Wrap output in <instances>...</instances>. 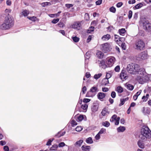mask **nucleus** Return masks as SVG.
<instances>
[{"label": "nucleus", "instance_id": "obj_1", "mask_svg": "<svg viewBox=\"0 0 151 151\" xmlns=\"http://www.w3.org/2000/svg\"><path fill=\"white\" fill-rule=\"evenodd\" d=\"M137 73L138 75L136 80L141 84H143L150 79L144 68H140L139 67Z\"/></svg>", "mask_w": 151, "mask_h": 151}, {"label": "nucleus", "instance_id": "obj_2", "mask_svg": "<svg viewBox=\"0 0 151 151\" xmlns=\"http://www.w3.org/2000/svg\"><path fill=\"white\" fill-rule=\"evenodd\" d=\"M139 137L142 140H145L151 138V131L147 126L144 127L141 130Z\"/></svg>", "mask_w": 151, "mask_h": 151}, {"label": "nucleus", "instance_id": "obj_3", "mask_svg": "<svg viewBox=\"0 0 151 151\" xmlns=\"http://www.w3.org/2000/svg\"><path fill=\"white\" fill-rule=\"evenodd\" d=\"M14 19L11 17H6L4 23L0 26L1 29H8L14 25Z\"/></svg>", "mask_w": 151, "mask_h": 151}, {"label": "nucleus", "instance_id": "obj_4", "mask_svg": "<svg viewBox=\"0 0 151 151\" xmlns=\"http://www.w3.org/2000/svg\"><path fill=\"white\" fill-rule=\"evenodd\" d=\"M139 68V66L134 63H132L128 65L127 70L128 73L130 74H136Z\"/></svg>", "mask_w": 151, "mask_h": 151}, {"label": "nucleus", "instance_id": "obj_5", "mask_svg": "<svg viewBox=\"0 0 151 151\" xmlns=\"http://www.w3.org/2000/svg\"><path fill=\"white\" fill-rule=\"evenodd\" d=\"M116 61L115 58L114 57L107 58L106 60V64L107 67H111L114 64Z\"/></svg>", "mask_w": 151, "mask_h": 151}, {"label": "nucleus", "instance_id": "obj_6", "mask_svg": "<svg viewBox=\"0 0 151 151\" xmlns=\"http://www.w3.org/2000/svg\"><path fill=\"white\" fill-rule=\"evenodd\" d=\"M145 44L143 41L141 40H138L135 43L134 48L137 50H143L145 47Z\"/></svg>", "mask_w": 151, "mask_h": 151}, {"label": "nucleus", "instance_id": "obj_7", "mask_svg": "<svg viewBox=\"0 0 151 151\" xmlns=\"http://www.w3.org/2000/svg\"><path fill=\"white\" fill-rule=\"evenodd\" d=\"M142 24L143 28L145 31L148 32L151 31V23L148 20L144 21Z\"/></svg>", "mask_w": 151, "mask_h": 151}, {"label": "nucleus", "instance_id": "obj_8", "mask_svg": "<svg viewBox=\"0 0 151 151\" xmlns=\"http://www.w3.org/2000/svg\"><path fill=\"white\" fill-rule=\"evenodd\" d=\"M101 50L105 53H107L110 51L111 48L109 44L108 43H106L102 45Z\"/></svg>", "mask_w": 151, "mask_h": 151}, {"label": "nucleus", "instance_id": "obj_9", "mask_svg": "<svg viewBox=\"0 0 151 151\" xmlns=\"http://www.w3.org/2000/svg\"><path fill=\"white\" fill-rule=\"evenodd\" d=\"M82 21H76L72 25V27L78 30L80 29L81 28V22Z\"/></svg>", "mask_w": 151, "mask_h": 151}, {"label": "nucleus", "instance_id": "obj_10", "mask_svg": "<svg viewBox=\"0 0 151 151\" xmlns=\"http://www.w3.org/2000/svg\"><path fill=\"white\" fill-rule=\"evenodd\" d=\"M147 52L144 51L138 55V58H139V60H145L147 58Z\"/></svg>", "mask_w": 151, "mask_h": 151}, {"label": "nucleus", "instance_id": "obj_11", "mask_svg": "<svg viewBox=\"0 0 151 151\" xmlns=\"http://www.w3.org/2000/svg\"><path fill=\"white\" fill-rule=\"evenodd\" d=\"M67 147V149H68V151H79L78 148L74 145H71L70 146L66 145Z\"/></svg>", "mask_w": 151, "mask_h": 151}, {"label": "nucleus", "instance_id": "obj_12", "mask_svg": "<svg viewBox=\"0 0 151 151\" xmlns=\"http://www.w3.org/2000/svg\"><path fill=\"white\" fill-rule=\"evenodd\" d=\"M121 79L122 80L124 81L127 79L128 78V76L126 71L124 70H122L120 76Z\"/></svg>", "mask_w": 151, "mask_h": 151}, {"label": "nucleus", "instance_id": "obj_13", "mask_svg": "<svg viewBox=\"0 0 151 151\" xmlns=\"http://www.w3.org/2000/svg\"><path fill=\"white\" fill-rule=\"evenodd\" d=\"M99 107V104L97 103H94L91 106V110L93 112L97 111Z\"/></svg>", "mask_w": 151, "mask_h": 151}, {"label": "nucleus", "instance_id": "obj_14", "mask_svg": "<svg viewBox=\"0 0 151 151\" xmlns=\"http://www.w3.org/2000/svg\"><path fill=\"white\" fill-rule=\"evenodd\" d=\"M96 63L99 65L100 67H101L105 69L107 68V65L105 64V61L104 60H98Z\"/></svg>", "mask_w": 151, "mask_h": 151}, {"label": "nucleus", "instance_id": "obj_15", "mask_svg": "<svg viewBox=\"0 0 151 151\" xmlns=\"http://www.w3.org/2000/svg\"><path fill=\"white\" fill-rule=\"evenodd\" d=\"M105 93L100 92L97 95L98 98L101 101H103V99L105 97Z\"/></svg>", "mask_w": 151, "mask_h": 151}, {"label": "nucleus", "instance_id": "obj_16", "mask_svg": "<svg viewBox=\"0 0 151 151\" xmlns=\"http://www.w3.org/2000/svg\"><path fill=\"white\" fill-rule=\"evenodd\" d=\"M109 112L108 111L107 108H104L101 112V114L103 116H105L109 114Z\"/></svg>", "mask_w": 151, "mask_h": 151}, {"label": "nucleus", "instance_id": "obj_17", "mask_svg": "<svg viewBox=\"0 0 151 151\" xmlns=\"http://www.w3.org/2000/svg\"><path fill=\"white\" fill-rule=\"evenodd\" d=\"M129 99V98L127 97L126 98H123V99H120V103L119 104V106H120L122 105H123L124 103H125V102L126 101H127Z\"/></svg>", "mask_w": 151, "mask_h": 151}, {"label": "nucleus", "instance_id": "obj_18", "mask_svg": "<svg viewBox=\"0 0 151 151\" xmlns=\"http://www.w3.org/2000/svg\"><path fill=\"white\" fill-rule=\"evenodd\" d=\"M98 91V88L95 86L92 87L90 89V91L94 94H95Z\"/></svg>", "mask_w": 151, "mask_h": 151}, {"label": "nucleus", "instance_id": "obj_19", "mask_svg": "<svg viewBox=\"0 0 151 151\" xmlns=\"http://www.w3.org/2000/svg\"><path fill=\"white\" fill-rule=\"evenodd\" d=\"M61 13V11H59L58 13L55 14H49V16L51 17H56L59 16L60 14Z\"/></svg>", "mask_w": 151, "mask_h": 151}, {"label": "nucleus", "instance_id": "obj_20", "mask_svg": "<svg viewBox=\"0 0 151 151\" xmlns=\"http://www.w3.org/2000/svg\"><path fill=\"white\" fill-rule=\"evenodd\" d=\"M110 35L109 34L104 35L102 37L101 39L103 41H106L109 40L110 38Z\"/></svg>", "mask_w": 151, "mask_h": 151}, {"label": "nucleus", "instance_id": "obj_21", "mask_svg": "<svg viewBox=\"0 0 151 151\" xmlns=\"http://www.w3.org/2000/svg\"><path fill=\"white\" fill-rule=\"evenodd\" d=\"M137 144L138 146L140 148L143 149L145 147V145L144 143H143L142 141L139 140L137 142Z\"/></svg>", "mask_w": 151, "mask_h": 151}, {"label": "nucleus", "instance_id": "obj_22", "mask_svg": "<svg viewBox=\"0 0 151 151\" xmlns=\"http://www.w3.org/2000/svg\"><path fill=\"white\" fill-rule=\"evenodd\" d=\"M83 141L82 140H79L77 141L74 144L75 146L77 148L81 146V144L83 143Z\"/></svg>", "mask_w": 151, "mask_h": 151}, {"label": "nucleus", "instance_id": "obj_23", "mask_svg": "<svg viewBox=\"0 0 151 151\" xmlns=\"http://www.w3.org/2000/svg\"><path fill=\"white\" fill-rule=\"evenodd\" d=\"M81 148L83 151H90L91 149V147L89 146L83 145Z\"/></svg>", "mask_w": 151, "mask_h": 151}, {"label": "nucleus", "instance_id": "obj_24", "mask_svg": "<svg viewBox=\"0 0 151 151\" xmlns=\"http://www.w3.org/2000/svg\"><path fill=\"white\" fill-rule=\"evenodd\" d=\"M96 55L97 57L100 58H103L104 56V54L101 51H97L96 53Z\"/></svg>", "mask_w": 151, "mask_h": 151}, {"label": "nucleus", "instance_id": "obj_25", "mask_svg": "<svg viewBox=\"0 0 151 151\" xmlns=\"http://www.w3.org/2000/svg\"><path fill=\"white\" fill-rule=\"evenodd\" d=\"M125 127L124 126H120L117 128V130L118 132H123L125 130Z\"/></svg>", "mask_w": 151, "mask_h": 151}, {"label": "nucleus", "instance_id": "obj_26", "mask_svg": "<svg viewBox=\"0 0 151 151\" xmlns=\"http://www.w3.org/2000/svg\"><path fill=\"white\" fill-rule=\"evenodd\" d=\"M143 6V4L142 3H140L137 4L135 6L133 7V9H138L141 8Z\"/></svg>", "mask_w": 151, "mask_h": 151}, {"label": "nucleus", "instance_id": "obj_27", "mask_svg": "<svg viewBox=\"0 0 151 151\" xmlns=\"http://www.w3.org/2000/svg\"><path fill=\"white\" fill-rule=\"evenodd\" d=\"M84 117H86L84 115H80L77 117L76 120L78 122H81L84 119Z\"/></svg>", "mask_w": 151, "mask_h": 151}, {"label": "nucleus", "instance_id": "obj_28", "mask_svg": "<svg viewBox=\"0 0 151 151\" xmlns=\"http://www.w3.org/2000/svg\"><path fill=\"white\" fill-rule=\"evenodd\" d=\"M127 88L129 90L132 91L134 88V86L131 84H128L126 85Z\"/></svg>", "mask_w": 151, "mask_h": 151}, {"label": "nucleus", "instance_id": "obj_29", "mask_svg": "<svg viewBox=\"0 0 151 151\" xmlns=\"http://www.w3.org/2000/svg\"><path fill=\"white\" fill-rule=\"evenodd\" d=\"M109 83L108 79L107 78H104L102 81V84L103 85L105 86L106 84Z\"/></svg>", "mask_w": 151, "mask_h": 151}, {"label": "nucleus", "instance_id": "obj_30", "mask_svg": "<svg viewBox=\"0 0 151 151\" xmlns=\"http://www.w3.org/2000/svg\"><path fill=\"white\" fill-rule=\"evenodd\" d=\"M116 91L118 93H121L123 92V89L121 86H118L117 87Z\"/></svg>", "mask_w": 151, "mask_h": 151}, {"label": "nucleus", "instance_id": "obj_31", "mask_svg": "<svg viewBox=\"0 0 151 151\" xmlns=\"http://www.w3.org/2000/svg\"><path fill=\"white\" fill-rule=\"evenodd\" d=\"M86 141L87 143L90 144H92L93 142V139L91 137H89L87 138L86 139Z\"/></svg>", "mask_w": 151, "mask_h": 151}, {"label": "nucleus", "instance_id": "obj_32", "mask_svg": "<svg viewBox=\"0 0 151 151\" xmlns=\"http://www.w3.org/2000/svg\"><path fill=\"white\" fill-rule=\"evenodd\" d=\"M102 125L105 127H108L110 126V124L109 122L106 121L102 122Z\"/></svg>", "mask_w": 151, "mask_h": 151}, {"label": "nucleus", "instance_id": "obj_33", "mask_svg": "<svg viewBox=\"0 0 151 151\" xmlns=\"http://www.w3.org/2000/svg\"><path fill=\"white\" fill-rule=\"evenodd\" d=\"M65 133V132H59L55 136L58 137H60L61 136L64 135Z\"/></svg>", "mask_w": 151, "mask_h": 151}, {"label": "nucleus", "instance_id": "obj_34", "mask_svg": "<svg viewBox=\"0 0 151 151\" xmlns=\"http://www.w3.org/2000/svg\"><path fill=\"white\" fill-rule=\"evenodd\" d=\"M58 147V146L57 145H52L49 149L50 151L56 150Z\"/></svg>", "mask_w": 151, "mask_h": 151}, {"label": "nucleus", "instance_id": "obj_35", "mask_svg": "<svg viewBox=\"0 0 151 151\" xmlns=\"http://www.w3.org/2000/svg\"><path fill=\"white\" fill-rule=\"evenodd\" d=\"M119 32L120 35H123L125 33L126 31L125 29L122 28V29H119Z\"/></svg>", "mask_w": 151, "mask_h": 151}, {"label": "nucleus", "instance_id": "obj_36", "mask_svg": "<svg viewBox=\"0 0 151 151\" xmlns=\"http://www.w3.org/2000/svg\"><path fill=\"white\" fill-rule=\"evenodd\" d=\"M117 115L116 114H114L113 115L110 119V121L111 122H114L117 118Z\"/></svg>", "mask_w": 151, "mask_h": 151}, {"label": "nucleus", "instance_id": "obj_37", "mask_svg": "<svg viewBox=\"0 0 151 151\" xmlns=\"http://www.w3.org/2000/svg\"><path fill=\"white\" fill-rule=\"evenodd\" d=\"M106 132V129L104 128H102L101 129L98 133L101 135L103 134H105Z\"/></svg>", "mask_w": 151, "mask_h": 151}, {"label": "nucleus", "instance_id": "obj_38", "mask_svg": "<svg viewBox=\"0 0 151 151\" xmlns=\"http://www.w3.org/2000/svg\"><path fill=\"white\" fill-rule=\"evenodd\" d=\"M90 53L89 52H86L85 55V60L88 59L90 58Z\"/></svg>", "mask_w": 151, "mask_h": 151}, {"label": "nucleus", "instance_id": "obj_39", "mask_svg": "<svg viewBox=\"0 0 151 151\" xmlns=\"http://www.w3.org/2000/svg\"><path fill=\"white\" fill-rule=\"evenodd\" d=\"M72 38L73 41L75 42H77L79 41V38L76 36L73 37Z\"/></svg>", "mask_w": 151, "mask_h": 151}, {"label": "nucleus", "instance_id": "obj_40", "mask_svg": "<svg viewBox=\"0 0 151 151\" xmlns=\"http://www.w3.org/2000/svg\"><path fill=\"white\" fill-rule=\"evenodd\" d=\"M102 76V74L101 73H99L98 74H96L94 75V78L96 79L97 80L101 76Z\"/></svg>", "mask_w": 151, "mask_h": 151}, {"label": "nucleus", "instance_id": "obj_41", "mask_svg": "<svg viewBox=\"0 0 151 151\" xmlns=\"http://www.w3.org/2000/svg\"><path fill=\"white\" fill-rule=\"evenodd\" d=\"M22 13L23 16L25 17L28 15L29 13V12L28 11L26 10L23 11L22 12Z\"/></svg>", "mask_w": 151, "mask_h": 151}, {"label": "nucleus", "instance_id": "obj_42", "mask_svg": "<svg viewBox=\"0 0 151 151\" xmlns=\"http://www.w3.org/2000/svg\"><path fill=\"white\" fill-rule=\"evenodd\" d=\"M149 96L148 94H147L146 96H144L142 97V99H143V101L145 102L147 100L149 97Z\"/></svg>", "mask_w": 151, "mask_h": 151}, {"label": "nucleus", "instance_id": "obj_43", "mask_svg": "<svg viewBox=\"0 0 151 151\" xmlns=\"http://www.w3.org/2000/svg\"><path fill=\"white\" fill-rule=\"evenodd\" d=\"M94 27H93L91 26L90 27L89 29L88 30L87 32L88 33H91V32H93L94 31Z\"/></svg>", "mask_w": 151, "mask_h": 151}, {"label": "nucleus", "instance_id": "obj_44", "mask_svg": "<svg viewBox=\"0 0 151 151\" xmlns=\"http://www.w3.org/2000/svg\"><path fill=\"white\" fill-rule=\"evenodd\" d=\"M70 123L71 126L73 127L76 125L77 124V122L75 121V120H73Z\"/></svg>", "mask_w": 151, "mask_h": 151}, {"label": "nucleus", "instance_id": "obj_45", "mask_svg": "<svg viewBox=\"0 0 151 151\" xmlns=\"http://www.w3.org/2000/svg\"><path fill=\"white\" fill-rule=\"evenodd\" d=\"M50 5V3L48 2H43L41 4V5L43 7H45L46 6Z\"/></svg>", "mask_w": 151, "mask_h": 151}, {"label": "nucleus", "instance_id": "obj_46", "mask_svg": "<svg viewBox=\"0 0 151 151\" xmlns=\"http://www.w3.org/2000/svg\"><path fill=\"white\" fill-rule=\"evenodd\" d=\"M66 145H65V144L64 142H62L59 143L58 145V147H61L65 146H66Z\"/></svg>", "mask_w": 151, "mask_h": 151}, {"label": "nucleus", "instance_id": "obj_47", "mask_svg": "<svg viewBox=\"0 0 151 151\" xmlns=\"http://www.w3.org/2000/svg\"><path fill=\"white\" fill-rule=\"evenodd\" d=\"M109 10L111 12L114 13L116 12V9L115 7L112 6L110 8Z\"/></svg>", "mask_w": 151, "mask_h": 151}, {"label": "nucleus", "instance_id": "obj_48", "mask_svg": "<svg viewBox=\"0 0 151 151\" xmlns=\"http://www.w3.org/2000/svg\"><path fill=\"white\" fill-rule=\"evenodd\" d=\"M57 25L60 27H63L65 25L63 22L60 21V22L57 24Z\"/></svg>", "mask_w": 151, "mask_h": 151}, {"label": "nucleus", "instance_id": "obj_49", "mask_svg": "<svg viewBox=\"0 0 151 151\" xmlns=\"http://www.w3.org/2000/svg\"><path fill=\"white\" fill-rule=\"evenodd\" d=\"M59 21V19L58 18L54 19L51 22L53 24H55L58 22Z\"/></svg>", "mask_w": 151, "mask_h": 151}, {"label": "nucleus", "instance_id": "obj_50", "mask_svg": "<svg viewBox=\"0 0 151 151\" xmlns=\"http://www.w3.org/2000/svg\"><path fill=\"white\" fill-rule=\"evenodd\" d=\"M54 140V139H50L48 140L46 144V145L48 146H49L51 145V143Z\"/></svg>", "mask_w": 151, "mask_h": 151}, {"label": "nucleus", "instance_id": "obj_51", "mask_svg": "<svg viewBox=\"0 0 151 151\" xmlns=\"http://www.w3.org/2000/svg\"><path fill=\"white\" fill-rule=\"evenodd\" d=\"M28 18L29 19L33 21H35L37 19V17L35 16L28 17Z\"/></svg>", "mask_w": 151, "mask_h": 151}, {"label": "nucleus", "instance_id": "obj_52", "mask_svg": "<svg viewBox=\"0 0 151 151\" xmlns=\"http://www.w3.org/2000/svg\"><path fill=\"white\" fill-rule=\"evenodd\" d=\"M81 107L83 110H86L87 108L88 105L86 104H84L81 105Z\"/></svg>", "mask_w": 151, "mask_h": 151}, {"label": "nucleus", "instance_id": "obj_53", "mask_svg": "<svg viewBox=\"0 0 151 151\" xmlns=\"http://www.w3.org/2000/svg\"><path fill=\"white\" fill-rule=\"evenodd\" d=\"M83 129L82 127L81 126H77L76 128V130L77 132H80Z\"/></svg>", "mask_w": 151, "mask_h": 151}, {"label": "nucleus", "instance_id": "obj_54", "mask_svg": "<svg viewBox=\"0 0 151 151\" xmlns=\"http://www.w3.org/2000/svg\"><path fill=\"white\" fill-rule=\"evenodd\" d=\"M84 18L85 19L88 21L89 19V14L88 13H86L84 15Z\"/></svg>", "mask_w": 151, "mask_h": 151}, {"label": "nucleus", "instance_id": "obj_55", "mask_svg": "<svg viewBox=\"0 0 151 151\" xmlns=\"http://www.w3.org/2000/svg\"><path fill=\"white\" fill-rule=\"evenodd\" d=\"M120 119V117H118L115 120V124L116 125H118L119 124V120Z\"/></svg>", "mask_w": 151, "mask_h": 151}, {"label": "nucleus", "instance_id": "obj_56", "mask_svg": "<svg viewBox=\"0 0 151 151\" xmlns=\"http://www.w3.org/2000/svg\"><path fill=\"white\" fill-rule=\"evenodd\" d=\"M132 12L131 10L129 11L128 14V18L129 19L132 18Z\"/></svg>", "mask_w": 151, "mask_h": 151}, {"label": "nucleus", "instance_id": "obj_57", "mask_svg": "<svg viewBox=\"0 0 151 151\" xmlns=\"http://www.w3.org/2000/svg\"><path fill=\"white\" fill-rule=\"evenodd\" d=\"M112 76V74L110 73H107L106 75V78L108 79L109 78H110Z\"/></svg>", "mask_w": 151, "mask_h": 151}, {"label": "nucleus", "instance_id": "obj_58", "mask_svg": "<svg viewBox=\"0 0 151 151\" xmlns=\"http://www.w3.org/2000/svg\"><path fill=\"white\" fill-rule=\"evenodd\" d=\"M120 70V66L119 65H117L116 66L115 68H114V70L115 71L117 72H118Z\"/></svg>", "mask_w": 151, "mask_h": 151}, {"label": "nucleus", "instance_id": "obj_59", "mask_svg": "<svg viewBox=\"0 0 151 151\" xmlns=\"http://www.w3.org/2000/svg\"><path fill=\"white\" fill-rule=\"evenodd\" d=\"M146 115L147 114H149L150 112V109L149 108H146Z\"/></svg>", "mask_w": 151, "mask_h": 151}, {"label": "nucleus", "instance_id": "obj_60", "mask_svg": "<svg viewBox=\"0 0 151 151\" xmlns=\"http://www.w3.org/2000/svg\"><path fill=\"white\" fill-rule=\"evenodd\" d=\"M111 96L113 98H114L116 96V93L114 91H112L111 93Z\"/></svg>", "mask_w": 151, "mask_h": 151}, {"label": "nucleus", "instance_id": "obj_61", "mask_svg": "<svg viewBox=\"0 0 151 151\" xmlns=\"http://www.w3.org/2000/svg\"><path fill=\"white\" fill-rule=\"evenodd\" d=\"M87 88L86 86H84L82 88V92L83 94L85 93V92L86 91Z\"/></svg>", "mask_w": 151, "mask_h": 151}, {"label": "nucleus", "instance_id": "obj_62", "mask_svg": "<svg viewBox=\"0 0 151 151\" xmlns=\"http://www.w3.org/2000/svg\"><path fill=\"white\" fill-rule=\"evenodd\" d=\"M65 6L68 8H69L73 6V5L72 4H65Z\"/></svg>", "mask_w": 151, "mask_h": 151}, {"label": "nucleus", "instance_id": "obj_63", "mask_svg": "<svg viewBox=\"0 0 151 151\" xmlns=\"http://www.w3.org/2000/svg\"><path fill=\"white\" fill-rule=\"evenodd\" d=\"M122 5H123V3L121 2H120L119 3H118L116 4V6L117 7L119 8V7H121Z\"/></svg>", "mask_w": 151, "mask_h": 151}, {"label": "nucleus", "instance_id": "obj_64", "mask_svg": "<svg viewBox=\"0 0 151 151\" xmlns=\"http://www.w3.org/2000/svg\"><path fill=\"white\" fill-rule=\"evenodd\" d=\"M4 150V151H9V148L7 146H5L3 148Z\"/></svg>", "mask_w": 151, "mask_h": 151}]
</instances>
